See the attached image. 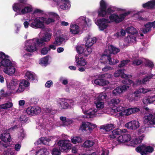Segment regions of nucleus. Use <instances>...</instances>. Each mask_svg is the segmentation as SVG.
<instances>
[{
    "instance_id": "f257e3e1",
    "label": "nucleus",
    "mask_w": 155,
    "mask_h": 155,
    "mask_svg": "<svg viewBox=\"0 0 155 155\" xmlns=\"http://www.w3.org/2000/svg\"><path fill=\"white\" fill-rule=\"evenodd\" d=\"M130 11H128L124 13L118 15L116 13L110 15L109 19L102 18L97 20V23L99 27L100 30L103 31L107 28L109 26L108 23L115 22L119 23L124 20L125 17L130 13Z\"/></svg>"
},
{
    "instance_id": "f03ea898",
    "label": "nucleus",
    "mask_w": 155,
    "mask_h": 155,
    "mask_svg": "<svg viewBox=\"0 0 155 155\" xmlns=\"http://www.w3.org/2000/svg\"><path fill=\"white\" fill-rule=\"evenodd\" d=\"M144 137V135L142 134L137 138H134L133 136L131 137L129 134H124L118 137L117 140L119 142L124 143L127 142L132 139L131 141V143L133 145H135L141 143Z\"/></svg>"
},
{
    "instance_id": "7ed1b4c3",
    "label": "nucleus",
    "mask_w": 155,
    "mask_h": 155,
    "mask_svg": "<svg viewBox=\"0 0 155 155\" xmlns=\"http://www.w3.org/2000/svg\"><path fill=\"white\" fill-rule=\"evenodd\" d=\"M100 7L98 10V15L100 17L105 16L107 14L113 12L115 11L116 8L113 6H110L107 9V4L105 1L104 0L101 1Z\"/></svg>"
},
{
    "instance_id": "20e7f679",
    "label": "nucleus",
    "mask_w": 155,
    "mask_h": 155,
    "mask_svg": "<svg viewBox=\"0 0 155 155\" xmlns=\"http://www.w3.org/2000/svg\"><path fill=\"white\" fill-rule=\"evenodd\" d=\"M153 75L150 74L148 76L145 77L142 80H138L135 83L132 80L127 79L122 81V83L124 84L130 85L132 84L133 86L140 85L142 84H145L146 82L149 81L150 79L152 78Z\"/></svg>"
},
{
    "instance_id": "39448f33",
    "label": "nucleus",
    "mask_w": 155,
    "mask_h": 155,
    "mask_svg": "<svg viewBox=\"0 0 155 155\" xmlns=\"http://www.w3.org/2000/svg\"><path fill=\"white\" fill-rule=\"evenodd\" d=\"M58 147L61 152L67 153L71 149L72 144L70 141L67 140H60L57 143Z\"/></svg>"
},
{
    "instance_id": "423d86ee",
    "label": "nucleus",
    "mask_w": 155,
    "mask_h": 155,
    "mask_svg": "<svg viewBox=\"0 0 155 155\" xmlns=\"http://www.w3.org/2000/svg\"><path fill=\"white\" fill-rule=\"evenodd\" d=\"M45 18L44 17L35 18L31 24L30 26L35 28L43 29L45 28Z\"/></svg>"
},
{
    "instance_id": "0eeeda50",
    "label": "nucleus",
    "mask_w": 155,
    "mask_h": 155,
    "mask_svg": "<svg viewBox=\"0 0 155 155\" xmlns=\"http://www.w3.org/2000/svg\"><path fill=\"white\" fill-rule=\"evenodd\" d=\"M121 100L118 98H113L108 102V105L112 109L113 112H120L124 107L122 106H119L116 108V105H118L120 102Z\"/></svg>"
},
{
    "instance_id": "6e6552de",
    "label": "nucleus",
    "mask_w": 155,
    "mask_h": 155,
    "mask_svg": "<svg viewBox=\"0 0 155 155\" xmlns=\"http://www.w3.org/2000/svg\"><path fill=\"white\" fill-rule=\"evenodd\" d=\"M123 108L120 111H121L120 112L117 114V117L127 116L138 112L140 110L139 108L137 107H131L124 110H123Z\"/></svg>"
},
{
    "instance_id": "1a4fd4ad",
    "label": "nucleus",
    "mask_w": 155,
    "mask_h": 155,
    "mask_svg": "<svg viewBox=\"0 0 155 155\" xmlns=\"http://www.w3.org/2000/svg\"><path fill=\"white\" fill-rule=\"evenodd\" d=\"M135 150L137 152L140 153L142 155H146L147 153H151L153 151V148L152 147L144 144L137 147Z\"/></svg>"
},
{
    "instance_id": "9d476101",
    "label": "nucleus",
    "mask_w": 155,
    "mask_h": 155,
    "mask_svg": "<svg viewBox=\"0 0 155 155\" xmlns=\"http://www.w3.org/2000/svg\"><path fill=\"white\" fill-rule=\"evenodd\" d=\"M152 91V90L151 89L144 88H140L134 93V98H129L128 97L127 98L130 101H138L140 97V94L141 93L143 94H145L148 92L151 91Z\"/></svg>"
},
{
    "instance_id": "9b49d317",
    "label": "nucleus",
    "mask_w": 155,
    "mask_h": 155,
    "mask_svg": "<svg viewBox=\"0 0 155 155\" xmlns=\"http://www.w3.org/2000/svg\"><path fill=\"white\" fill-rule=\"evenodd\" d=\"M143 120L145 123H149L150 127H155V114L145 116Z\"/></svg>"
},
{
    "instance_id": "f8f14e48",
    "label": "nucleus",
    "mask_w": 155,
    "mask_h": 155,
    "mask_svg": "<svg viewBox=\"0 0 155 155\" xmlns=\"http://www.w3.org/2000/svg\"><path fill=\"white\" fill-rule=\"evenodd\" d=\"M74 101L72 100L64 99V101L60 103V107L61 109L71 108L72 106L74 105Z\"/></svg>"
},
{
    "instance_id": "ddd939ff",
    "label": "nucleus",
    "mask_w": 155,
    "mask_h": 155,
    "mask_svg": "<svg viewBox=\"0 0 155 155\" xmlns=\"http://www.w3.org/2000/svg\"><path fill=\"white\" fill-rule=\"evenodd\" d=\"M41 112V109L37 106H30L28 107L26 110V112L28 114L32 116L37 115Z\"/></svg>"
},
{
    "instance_id": "4468645a",
    "label": "nucleus",
    "mask_w": 155,
    "mask_h": 155,
    "mask_svg": "<svg viewBox=\"0 0 155 155\" xmlns=\"http://www.w3.org/2000/svg\"><path fill=\"white\" fill-rule=\"evenodd\" d=\"M6 65H5L3 71L5 73L9 75H13L15 72V69L14 66H12V63L9 64L6 63Z\"/></svg>"
},
{
    "instance_id": "2eb2a0df",
    "label": "nucleus",
    "mask_w": 155,
    "mask_h": 155,
    "mask_svg": "<svg viewBox=\"0 0 155 155\" xmlns=\"http://www.w3.org/2000/svg\"><path fill=\"white\" fill-rule=\"evenodd\" d=\"M129 88V86L125 85L119 86L113 90L112 94L115 96H117L118 94L123 93Z\"/></svg>"
},
{
    "instance_id": "dca6fc26",
    "label": "nucleus",
    "mask_w": 155,
    "mask_h": 155,
    "mask_svg": "<svg viewBox=\"0 0 155 155\" xmlns=\"http://www.w3.org/2000/svg\"><path fill=\"white\" fill-rule=\"evenodd\" d=\"M140 124L137 120H132L125 124V127L130 129L135 130L140 126Z\"/></svg>"
},
{
    "instance_id": "f3484780",
    "label": "nucleus",
    "mask_w": 155,
    "mask_h": 155,
    "mask_svg": "<svg viewBox=\"0 0 155 155\" xmlns=\"http://www.w3.org/2000/svg\"><path fill=\"white\" fill-rule=\"evenodd\" d=\"M145 61L146 65L152 68L153 66V63L150 60L143 59V60L136 59L133 61V64L136 65H139L141 64L143 62Z\"/></svg>"
},
{
    "instance_id": "a211bd4d",
    "label": "nucleus",
    "mask_w": 155,
    "mask_h": 155,
    "mask_svg": "<svg viewBox=\"0 0 155 155\" xmlns=\"http://www.w3.org/2000/svg\"><path fill=\"white\" fill-rule=\"evenodd\" d=\"M125 71V69H121L117 70L114 73V75L115 77L120 76L122 78H130L131 75H127L125 74L124 72Z\"/></svg>"
},
{
    "instance_id": "6ab92c4d",
    "label": "nucleus",
    "mask_w": 155,
    "mask_h": 155,
    "mask_svg": "<svg viewBox=\"0 0 155 155\" xmlns=\"http://www.w3.org/2000/svg\"><path fill=\"white\" fill-rule=\"evenodd\" d=\"M136 38L134 35H130L125 39L124 47L132 45L136 42Z\"/></svg>"
},
{
    "instance_id": "aec40b11",
    "label": "nucleus",
    "mask_w": 155,
    "mask_h": 155,
    "mask_svg": "<svg viewBox=\"0 0 155 155\" xmlns=\"http://www.w3.org/2000/svg\"><path fill=\"white\" fill-rule=\"evenodd\" d=\"M94 82L96 84L100 86H104L109 83L108 81L105 80L104 78L102 77L101 75L98 77V78L95 79L94 81Z\"/></svg>"
},
{
    "instance_id": "412c9836",
    "label": "nucleus",
    "mask_w": 155,
    "mask_h": 155,
    "mask_svg": "<svg viewBox=\"0 0 155 155\" xmlns=\"http://www.w3.org/2000/svg\"><path fill=\"white\" fill-rule=\"evenodd\" d=\"M84 56H75V61L77 66H84L86 64L87 61L83 58Z\"/></svg>"
},
{
    "instance_id": "4be33fe9",
    "label": "nucleus",
    "mask_w": 155,
    "mask_h": 155,
    "mask_svg": "<svg viewBox=\"0 0 155 155\" xmlns=\"http://www.w3.org/2000/svg\"><path fill=\"white\" fill-rule=\"evenodd\" d=\"M127 132V130L124 129H116L113 130L112 132V134L109 135L110 138L114 139L116 137V136L125 133Z\"/></svg>"
},
{
    "instance_id": "5701e85b",
    "label": "nucleus",
    "mask_w": 155,
    "mask_h": 155,
    "mask_svg": "<svg viewBox=\"0 0 155 155\" xmlns=\"http://www.w3.org/2000/svg\"><path fill=\"white\" fill-rule=\"evenodd\" d=\"M97 40V39L95 37H91L90 36L88 37V54H90L92 51L91 48H88V47L92 46L96 42Z\"/></svg>"
},
{
    "instance_id": "b1692460",
    "label": "nucleus",
    "mask_w": 155,
    "mask_h": 155,
    "mask_svg": "<svg viewBox=\"0 0 155 155\" xmlns=\"http://www.w3.org/2000/svg\"><path fill=\"white\" fill-rule=\"evenodd\" d=\"M18 82L17 79L12 78L11 81L7 85L8 88L12 90H14L18 85Z\"/></svg>"
},
{
    "instance_id": "393cba45",
    "label": "nucleus",
    "mask_w": 155,
    "mask_h": 155,
    "mask_svg": "<svg viewBox=\"0 0 155 155\" xmlns=\"http://www.w3.org/2000/svg\"><path fill=\"white\" fill-rule=\"evenodd\" d=\"M0 139L5 143L10 142L12 140L10 134L7 133L1 134Z\"/></svg>"
},
{
    "instance_id": "a878e982",
    "label": "nucleus",
    "mask_w": 155,
    "mask_h": 155,
    "mask_svg": "<svg viewBox=\"0 0 155 155\" xmlns=\"http://www.w3.org/2000/svg\"><path fill=\"white\" fill-rule=\"evenodd\" d=\"M24 7V5L21 3H15L12 5L13 10L19 14H21V9Z\"/></svg>"
},
{
    "instance_id": "bb28decb",
    "label": "nucleus",
    "mask_w": 155,
    "mask_h": 155,
    "mask_svg": "<svg viewBox=\"0 0 155 155\" xmlns=\"http://www.w3.org/2000/svg\"><path fill=\"white\" fill-rule=\"evenodd\" d=\"M34 43V45H35L36 48H41L42 46L45 45V42L43 39L41 38H35L34 39L33 41Z\"/></svg>"
},
{
    "instance_id": "cd10ccee",
    "label": "nucleus",
    "mask_w": 155,
    "mask_h": 155,
    "mask_svg": "<svg viewBox=\"0 0 155 155\" xmlns=\"http://www.w3.org/2000/svg\"><path fill=\"white\" fill-rule=\"evenodd\" d=\"M115 126L113 124H106L101 125L100 127V129L105 130L106 131H108L115 128Z\"/></svg>"
},
{
    "instance_id": "c85d7f7f",
    "label": "nucleus",
    "mask_w": 155,
    "mask_h": 155,
    "mask_svg": "<svg viewBox=\"0 0 155 155\" xmlns=\"http://www.w3.org/2000/svg\"><path fill=\"white\" fill-rule=\"evenodd\" d=\"M110 55L108 54V52L107 51H104V53L101 56L100 58V61L101 63L104 64L107 63Z\"/></svg>"
},
{
    "instance_id": "c756f323",
    "label": "nucleus",
    "mask_w": 155,
    "mask_h": 155,
    "mask_svg": "<svg viewBox=\"0 0 155 155\" xmlns=\"http://www.w3.org/2000/svg\"><path fill=\"white\" fill-rule=\"evenodd\" d=\"M0 58L2 59V61L5 60V63L9 64H11V61L9 60V57L8 55H6L5 53L2 52H0Z\"/></svg>"
},
{
    "instance_id": "7c9ffc66",
    "label": "nucleus",
    "mask_w": 155,
    "mask_h": 155,
    "mask_svg": "<svg viewBox=\"0 0 155 155\" xmlns=\"http://www.w3.org/2000/svg\"><path fill=\"white\" fill-rule=\"evenodd\" d=\"M77 52L79 54L78 56H84V57L87 56V54H85L84 53L85 49L84 46H78L76 48Z\"/></svg>"
},
{
    "instance_id": "2f4dec72",
    "label": "nucleus",
    "mask_w": 155,
    "mask_h": 155,
    "mask_svg": "<svg viewBox=\"0 0 155 155\" xmlns=\"http://www.w3.org/2000/svg\"><path fill=\"white\" fill-rule=\"evenodd\" d=\"M155 101V95L152 96H149L145 97L143 100V103L146 104L153 103Z\"/></svg>"
},
{
    "instance_id": "473e14b6",
    "label": "nucleus",
    "mask_w": 155,
    "mask_h": 155,
    "mask_svg": "<svg viewBox=\"0 0 155 155\" xmlns=\"http://www.w3.org/2000/svg\"><path fill=\"white\" fill-rule=\"evenodd\" d=\"M70 31L74 34H77L79 32V27L77 25H70Z\"/></svg>"
},
{
    "instance_id": "72a5a7b5",
    "label": "nucleus",
    "mask_w": 155,
    "mask_h": 155,
    "mask_svg": "<svg viewBox=\"0 0 155 155\" xmlns=\"http://www.w3.org/2000/svg\"><path fill=\"white\" fill-rule=\"evenodd\" d=\"M78 24L80 25H82L84 27L87 25V21L86 20V17L84 16H81L77 20Z\"/></svg>"
},
{
    "instance_id": "f704fd0d",
    "label": "nucleus",
    "mask_w": 155,
    "mask_h": 155,
    "mask_svg": "<svg viewBox=\"0 0 155 155\" xmlns=\"http://www.w3.org/2000/svg\"><path fill=\"white\" fill-rule=\"evenodd\" d=\"M25 78L30 81H33L35 79V76L32 72L27 71L25 75Z\"/></svg>"
},
{
    "instance_id": "c9c22d12",
    "label": "nucleus",
    "mask_w": 155,
    "mask_h": 155,
    "mask_svg": "<svg viewBox=\"0 0 155 155\" xmlns=\"http://www.w3.org/2000/svg\"><path fill=\"white\" fill-rule=\"evenodd\" d=\"M37 49V48L35 45H34V42L28 45L26 49V51L30 52H34Z\"/></svg>"
},
{
    "instance_id": "e433bc0d",
    "label": "nucleus",
    "mask_w": 155,
    "mask_h": 155,
    "mask_svg": "<svg viewBox=\"0 0 155 155\" xmlns=\"http://www.w3.org/2000/svg\"><path fill=\"white\" fill-rule=\"evenodd\" d=\"M108 49L109 50L106 51L109 53H112L113 54H116L120 51L119 49L110 45L108 46Z\"/></svg>"
},
{
    "instance_id": "4c0bfd02",
    "label": "nucleus",
    "mask_w": 155,
    "mask_h": 155,
    "mask_svg": "<svg viewBox=\"0 0 155 155\" xmlns=\"http://www.w3.org/2000/svg\"><path fill=\"white\" fill-rule=\"evenodd\" d=\"M155 5V0H153L143 5V8H153Z\"/></svg>"
},
{
    "instance_id": "58836bf2",
    "label": "nucleus",
    "mask_w": 155,
    "mask_h": 155,
    "mask_svg": "<svg viewBox=\"0 0 155 155\" xmlns=\"http://www.w3.org/2000/svg\"><path fill=\"white\" fill-rule=\"evenodd\" d=\"M97 110L94 108L90 109L88 110V118H93L95 117Z\"/></svg>"
},
{
    "instance_id": "ea45409f",
    "label": "nucleus",
    "mask_w": 155,
    "mask_h": 155,
    "mask_svg": "<svg viewBox=\"0 0 155 155\" xmlns=\"http://www.w3.org/2000/svg\"><path fill=\"white\" fill-rule=\"evenodd\" d=\"M49 153L47 149L45 148L41 149L36 151V154H40L39 155H47Z\"/></svg>"
},
{
    "instance_id": "a19ab883",
    "label": "nucleus",
    "mask_w": 155,
    "mask_h": 155,
    "mask_svg": "<svg viewBox=\"0 0 155 155\" xmlns=\"http://www.w3.org/2000/svg\"><path fill=\"white\" fill-rule=\"evenodd\" d=\"M50 140L49 138L46 137H41L37 141V143L38 144L43 143L46 145L47 144L48 142H49Z\"/></svg>"
},
{
    "instance_id": "79ce46f5",
    "label": "nucleus",
    "mask_w": 155,
    "mask_h": 155,
    "mask_svg": "<svg viewBox=\"0 0 155 155\" xmlns=\"http://www.w3.org/2000/svg\"><path fill=\"white\" fill-rule=\"evenodd\" d=\"M95 104L97 109H103L104 107V102L101 100H97L95 102Z\"/></svg>"
},
{
    "instance_id": "37998d69",
    "label": "nucleus",
    "mask_w": 155,
    "mask_h": 155,
    "mask_svg": "<svg viewBox=\"0 0 155 155\" xmlns=\"http://www.w3.org/2000/svg\"><path fill=\"white\" fill-rule=\"evenodd\" d=\"M152 27H153L152 22L148 23L145 25V28L141 30V31L144 33H146L150 30Z\"/></svg>"
},
{
    "instance_id": "c03bdc74",
    "label": "nucleus",
    "mask_w": 155,
    "mask_h": 155,
    "mask_svg": "<svg viewBox=\"0 0 155 155\" xmlns=\"http://www.w3.org/2000/svg\"><path fill=\"white\" fill-rule=\"evenodd\" d=\"M71 141L72 143L74 144H76V143H81L82 141V139L79 136H75L71 137Z\"/></svg>"
},
{
    "instance_id": "a18cd8bd",
    "label": "nucleus",
    "mask_w": 155,
    "mask_h": 155,
    "mask_svg": "<svg viewBox=\"0 0 155 155\" xmlns=\"http://www.w3.org/2000/svg\"><path fill=\"white\" fill-rule=\"evenodd\" d=\"M126 32L130 34V35H134V34L137 32L136 29L133 27H128L126 30Z\"/></svg>"
},
{
    "instance_id": "49530a36",
    "label": "nucleus",
    "mask_w": 155,
    "mask_h": 155,
    "mask_svg": "<svg viewBox=\"0 0 155 155\" xmlns=\"http://www.w3.org/2000/svg\"><path fill=\"white\" fill-rule=\"evenodd\" d=\"M64 40L63 38L57 37L55 38V41L53 44L56 45H60L62 44V42Z\"/></svg>"
},
{
    "instance_id": "de8ad7c7",
    "label": "nucleus",
    "mask_w": 155,
    "mask_h": 155,
    "mask_svg": "<svg viewBox=\"0 0 155 155\" xmlns=\"http://www.w3.org/2000/svg\"><path fill=\"white\" fill-rule=\"evenodd\" d=\"M61 151L60 149L58 147H54L52 149L51 153L52 155H61Z\"/></svg>"
},
{
    "instance_id": "09e8293b",
    "label": "nucleus",
    "mask_w": 155,
    "mask_h": 155,
    "mask_svg": "<svg viewBox=\"0 0 155 155\" xmlns=\"http://www.w3.org/2000/svg\"><path fill=\"white\" fill-rule=\"evenodd\" d=\"M32 11V8L29 6H25L24 8L21 10V13L22 14H25L29 13Z\"/></svg>"
},
{
    "instance_id": "8fccbe9b",
    "label": "nucleus",
    "mask_w": 155,
    "mask_h": 155,
    "mask_svg": "<svg viewBox=\"0 0 155 155\" xmlns=\"http://www.w3.org/2000/svg\"><path fill=\"white\" fill-rule=\"evenodd\" d=\"M97 127V126L96 124L90 122H88V134L89 133L88 132V131H89L90 133H91V131H92L96 127Z\"/></svg>"
},
{
    "instance_id": "3c124183",
    "label": "nucleus",
    "mask_w": 155,
    "mask_h": 155,
    "mask_svg": "<svg viewBox=\"0 0 155 155\" xmlns=\"http://www.w3.org/2000/svg\"><path fill=\"white\" fill-rule=\"evenodd\" d=\"M13 106V104L12 102H8L5 104H2L0 106L1 108L3 109H7L10 108Z\"/></svg>"
},
{
    "instance_id": "603ef678",
    "label": "nucleus",
    "mask_w": 155,
    "mask_h": 155,
    "mask_svg": "<svg viewBox=\"0 0 155 155\" xmlns=\"http://www.w3.org/2000/svg\"><path fill=\"white\" fill-rule=\"evenodd\" d=\"M48 56H46L41 59L40 64L45 65L48 64Z\"/></svg>"
},
{
    "instance_id": "864d4df0",
    "label": "nucleus",
    "mask_w": 155,
    "mask_h": 155,
    "mask_svg": "<svg viewBox=\"0 0 155 155\" xmlns=\"http://www.w3.org/2000/svg\"><path fill=\"white\" fill-rule=\"evenodd\" d=\"M103 152L102 151V148L99 149V150H97L96 152H93L91 151V152L89 153V155H104L103 154Z\"/></svg>"
},
{
    "instance_id": "5fc2aeb1",
    "label": "nucleus",
    "mask_w": 155,
    "mask_h": 155,
    "mask_svg": "<svg viewBox=\"0 0 155 155\" xmlns=\"http://www.w3.org/2000/svg\"><path fill=\"white\" fill-rule=\"evenodd\" d=\"M87 127V125L85 122H82L80 126L79 130H81L82 132L86 130V128Z\"/></svg>"
},
{
    "instance_id": "6e6d98bb",
    "label": "nucleus",
    "mask_w": 155,
    "mask_h": 155,
    "mask_svg": "<svg viewBox=\"0 0 155 155\" xmlns=\"http://www.w3.org/2000/svg\"><path fill=\"white\" fill-rule=\"evenodd\" d=\"M48 47L46 46H44L41 49L40 53L42 55H45L47 54L49 51Z\"/></svg>"
},
{
    "instance_id": "4d7b16f0",
    "label": "nucleus",
    "mask_w": 155,
    "mask_h": 155,
    "mask_svg": "<svg viewBox=\"0 0 155 155\" xmlns=\"http://www.w3.org/2000/svg\"><path fill=\"white\" fill-rule=\"evenodd\" d=\"M8 146V144L4 143L0 141V151H5V149L7 148Z\"/></svg>"
},
{
    "instance_id": "13d9d810",
    "label": "nucleus",
    "mask_w": 155,
    "mask_h": 155,
    "mask_svg": "<svg viewBox=\"0 0 155 155\" xmlns=\"http://www.w3.org/2000/svg\"><path fill=\"white\" fill-rule=\"evenodd\" d=\"M107 97L106 94L105 93L103 92L99 95L97 100H101L102 101L103 100L106 99Z\"/></svg>"
},
{
    "instance_id": "bf43d9fd",
    "label": "nucleus",
    "mask_w": 155,
    "mask_h": 155,
    "mask_svg": "<svg viewBox=\"0 0 155 155\" xmlns=\"http://www.w3.org/2000/svg\"><path fill=\"white\" fill-rule=\"evenodd\" d=\"M119 61L117 60H115L114 59H112L109 56L107 63L110 65H114L118 63Z\"/></svg>"
},
{
    "instance_id": "052dcab7",
    "label": "nucleus",
    "mask_w": 155,
    "mask_h": 155,
    "mask_svg": "<svg viewBox=\"0 0 155 155\" xmlns=\"http://www.w3.org/2000/svg\"><path fill=\"white\" fill-rule=\"evenodd\" d=\"M130 61L129 60H126L121 61L120 63L118 65V67L119 68L123 67L124 66L126 65Z\"/></svg>"
},
{
    "instance_id": "680f3d73",
    "label": "nucleus",
    "mask_w": 155,
    "mask_h": 155,
    "mask_svg": "<svg viewBox=\"0 0 155 155\" xmlns=\"http://www.w3.org/2000/svg\"><path fill=\"white\" fill-rule=\"evenodd\" d=\"M51 37V35L47 34L45 35V36H43L41 38L43 39L44 41L45 42H47L50 40Z\"/></svg>"
},
{
    "instance_id": "e2e57ef3",
    "label": "nucleus",
    "mask_w": 155,
    "mask_h": 155,
    "mask_svg": "<svg viewBox=\"0 0 155 155\" xmlns=\"http://www.w3.org/2000/svg\"><path fill=\"white\" fill-rule=\"evenodd\" d=\"M55 20L54 18H48L47 19L45 18V23L47 25H48L50 23L54 22Z\"/></svg>"
},
{
    "instance_id": "0e129e2a",
    "label": "nucleus",
    "mask_w": 155,
    "mask_h": 155,
    "mask_svg": "<svg viewBox=\"0 0 155 155\" xmlns=\"http://www.w3.org/2000/svg\"><path fill=\"white\" fill-rule=\"evenodd\" d=\"M18 86V87L17 90V92L20 93L22 92L24 90L25 87L21 84L20 83Z\"/></svg>"
},
{
    "instance_id": "69168bd1",
    "label": "nucleus",
    "mask_w": 155,
    "mask_h": 155,
    "mask_svg": "<svg viewBox=\"0 0 155 155\" xmlns=\"http://www.w3.org/2000/svg\"><path fill=\"white\" fill-rule=\"evenodd\" d=\"M20 83L25 87H28L29 85V82L25 80H23Z\"/></svg>"
},
{
    "instance_id": "338daca9",
    "label": "nucleus",
    "mask_w": 155,
    "mask_h": 155,
    "mask_svg": "<svg viewBox=\"0 0 155 155\" xmlns=\"http://www.w3.org/2000/svg\"><path fill=\"white\" fill-rule=\"evenodd\" d=\"M19 120L23 122H26L28 120L27 116L24 115H21L19 118Z\"/></svg>"
},
{
    "instance_id": "774afa93",
    "label": "nucleus",
    "mask_w": 155,
    "mask_h": 155,
    "mask_svg": "<svg viewBox=\"0 0 155 155\" xmlns=\"http://www.w3.org/2000/svg\"><path fill=\"white\" fill-rule=\"evenodd\" d=\"M102 77L104 78L105 79H110L112 78L113 75L112 74H105L101 75Z\"/></svg>"
}]
</instances>
